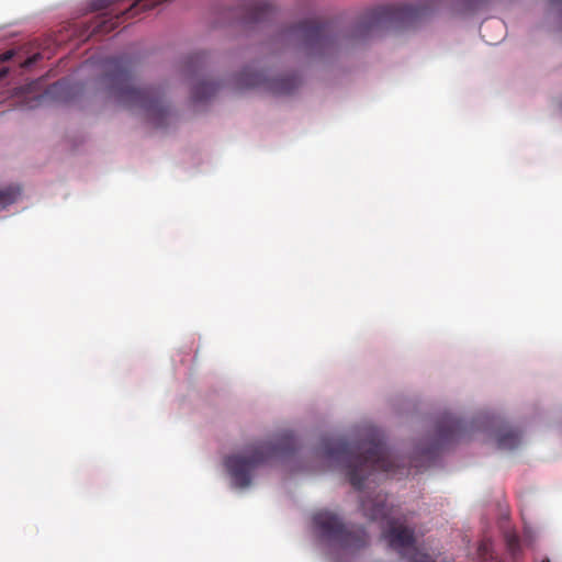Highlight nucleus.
I'll use <instances>...</instances> for the list:
<instances>
[{
	"mask_svg": "<svg viewBox=\"0 0 562 562\" xmlns=\"http://www.w3.org/2000/svg\"><path fill=\"white\" fill-rule=\"evenodd\" d=\"M322 456L341 467L349 483L358 491H362L366 482L376 472L391 473L400 467L378 435L358 442H348L342 438L326 439Z\"/></svg>",
	"mask_w": 562,
	"mask_h": 562,
	"instance_id": "nucleus-1",
	"label": "nucleus"
},
{
	"mask_svg": "<svg viewBox=\"0 0 562 562\" xmlns=\"http://www.w3.org/2000/svg\"><path fill=\"white\" fill-rule=\"evenodd\" d=\"M134 61L124 56L105 60L102 85L117 104L144 112L157 127L164 126L169 114L165 92L159 88H140L136 82Z\"/></svg>",
	"mask_w": 562,
	"mask_h": 562,
	"instance_id": "nucleus-2",
	"label": "nucleus"
},
{
	"mask_svg": "<svg viewBox=\"0 0 562 562\" xmlns=\"http://www.w3.org/2000/svg\"><path fill=\"white\" fill-rule=\"evenodd\" d=\"M295 449V438L284 432L272 440L259 441L248 446L243 452L229 456L225 467L233 484L246 488L251 484L254 472L268 461L285 456Z\"/></svg>",
	"mask_w": 562,
	"mask_h": 562,
	"instance_id": "nucleus-3",
	"label": "nucleus"
},
{
	"mask_svg": "<svg viewBox=\"0 0 562 562\" xmlns=\"http://www.w3.org/2000/svg\"><path fill=\"white\" fill-rule=\"evenodd\" d=\"M312 521L318 536L328 543L347 552H358L367 548L370 537L358 525L345 524L334 512L322 509L313 514Z\"/></svg>",
	"mask_w": 562,
	"mask_h": 562,
	"instance_id": "nucleus-4",
	"label": "nucleus"
},
{
	"mask_svg": "<svg viewBox=\"0 0 562 562\" xmlns=\"http://www.w3.org/2000/svg\"><path fill=\"white\" fill-rule=\"evenodd\" d=\"M280 37L288 44L305 50L308 55L330 53L338 42V36L334 33L330 23H321L314 20H303L284 27Z\"/></svg>",
	"mask_w": 562,
	"mask_h": 562,
	"instance_id": "nucleus-5",
	"label": "nucleus"
},
{
	"mask_svg": "<svg viewBox=\"0 0 562 562\" xmlns=\"http://www.w3.org/2000/svg\"><path fill=\"white\" fill-rule=\"evenodd\" d=\"M425 12V8L419 5H380L370 10L356 25L352 36L366 38L374 30L383 26L395 29L414 26L424 16Z\"/></svg>",
	"mask_w": 562,
	"mask_h": 562,
	"instance_id": "nucleus-6",
	"label": "nucleus"
},
{
	"mask_svg": "<svg viewBox=\"0 0 562 562\" xmlns=\"http://www.w3.org/2000/svg\"><path fill=\"white\" fill-rule=\"evenodd\" d=\"M361 508L366 517L371 520H386L387 527L383 531V538L389 546L397 551L402 557L405 550L415 547L414 529L398 524L391 518V508L386 503V496L378 493L374 497L366 496L361 499Z\"/></svg>",
	"mask_w": 562,
	"mask_h": 562,
	"instance_id": "nucleus-7",
	"label": "nucleus"
},
{
	"mask_svg": "<svg viewBox=\"0 0 562 562\" xmlns=\"http://www.w3.org/2000/svg\"><path fill=\"white\" fill-rule=\"evenodd\" d=\"M301 85V79L296 75H286L277 78H270L262 71H254L247 67L244 71L234 77L233 86L237 90L248 88H262L273 94L285 95L293 93Z\"/></svg>",
	"mask_w": 562,
	"mask_h": 562,
	"instance_id": "nucleus-8",
	"label": "nucleus"
},
{
	"mask_svg": "<svg viewBox=\"0 0 562 562\" xmlns=\"http://www.w3.org/2000/svg\"><path fill=\"white\" fill-rule=\"evenodd\" d=\"M160 1L136 0L128 9L122 11L120 14L112 15L104 13L98 15L89 26L91 34H108L119 26L121 20L135 18L139 13V10H151Z\"/></svg>",
	"mask_w": 562,
	"mask_h": 562,
	"instance_id": "nucleus-9",
	"label": "nucleus"
},
{
	"mask_svg": "<svg viewBox=\"0 0 562 562\" xmlns=\"http://www.w3.org/2000/svg\"><path fill=\"white\" fill-rule=\"evenodd\" d=\"M467 430V424L453 415H445L437 424V440L435 448H440L446 443L460 439Z\"/></svg>",
	"mask_w": 562,
	"mask_h": 562,
	"instance_id": "nucleus-10",
	"label": "nucleus"
},
{
	"mask_svg": "<svg viewBox=\"0 0 562 562\" xmlns=\"http://www.w3.org/2000/svg\"><path fill=\"white\" fill-rule=\"evenodd\" d=\"M220 82L209 79L195 80L192 87V100L194 103H202L213 98L221 88Z\"/></svg>",
	"mask_w": 562,
	"mask_h": 562,
	"instance_id": "nucleus-11",
	"label": "nucleus"
},
{
	"mask_svg": "<svg viewBox=\"0 0 562 562\" xmlns=\"http://www.w3.org/2000/svg\"><path fill=\"white\" fill-rule=\"evenodd\" d=\"M521 432L517 428L505 427L497 436V447L503 450H513L520 445Z\"/></svg>",
	"mask_w": 562,
	"mask_h": 562,
	"instance_id": "nucleus-12",
	"label": "nucleus"
},
{
	"mask_svg": "<svg viewBox=\"0 0 562 562\" xmlns=\"http://www.w3.org/2000/svg\"><path fill=\"white\" fill-rule=\"evenodd\" d=\"M21 194L19 186H8L0 188V209H5L8 205L13 204Z\"/></svg>",
	"mask_w": 562,
	"mask_h": 562,
	"instance_id": "nucleus-13",
	"label": "nucleus"
},
{
	"mask_svg": "<svg viewBox=\"0 0 562 562\" xmlns=\"http://www.w3.org/2000/svg\"><path fill=\"white\" fill-rule=\"evenodd\" d=\"M271 11L272 8L268 4L256 5L251 11L250 18L254 22H259L267 19L270 15Z\"/></svg>",
	"mask_w": 562,
	"mask_h": 562,
	"instance_id": "nucleus-14",
	"label": "nucleus"
},
{
	"mask_svg": "<svg viewBox=\"0 0 562 562\" xmlns=\"http://www.w3.org/2000/svg\"><path fill=\"white\" fill-rule=\"evenodd\" d=\"M491 0H463L464 5L469 10H475L477 8H481L485 4H487Z\"/></svg>",
	"mask_w": 562,
	"mask_h": 562,
	"instance_id": "nucleus-15",
	"label": "nucleus"
},
{
	"mask_svg": "<svg viewBox=\"0 0 562 562\" xmlns=\"http://www.w3.org/2000/svg\"><path fill=\"white\" fill-rule=\"evenodd\" d=\"M490 550H491V542L488 540H483L479 546V554L483 559H487V557L490 555Z\"/></svg>",
	"mask_w": 562,
	"mask_h": 562,
	"instance_id": "nucleus-16",
	"label": "nucleus"
},
{
	"mask_svg": "<svg viewBox=\"0 0 562 562\" xmlns=\"http://www.w3.org/2000/svg\"><path fill=\"white\" fill-rule=\"evenodd\" d=\"M41 57L40 54H34L32 57H29L24 63H23V66L24 67H30L31 65L35 64L38 58Z\"/></svg>",
	"mask_w": 562,
	"mask_h": 562,
	"instance_id": "nucleus-17",
	"label": "nucleus"
},
{
	"mask_svg": "<svg viewBox=\"0 0 562 562\" xmlns=\"http://www.w3.org/2000/svg\"><path fill=\"white\" fill-rule=\"evenodd\" d=\"M492 26H498V27H502V23L499 21H488V22H485L482 26V31L485 32L488 27H492Z\"/></svg>",
	"mask_w": 562,
	"mask_h": 562,
	"instance_id": "nucleus-18",
	"label": "nucleus"
},
{
	"mask_svg": "<svg viewBox=\"0 0 562 562\" xmlns=\"http://www.w3.org/2000/svg\"><path fill=\"white\" fill-rule=\"evenodd\" d=\"M417 562H436L434 559H431L429 555H423Z\"/></svg>",
	"mask_w": 562,
	"mask_h": 562,
	"instance_id": "nucleus-19",
	"label": "nucleus"
},
{
	"mask_svg": "<svg viewBox=\"0 0 562 562\" xmlns=\"http://www.w3.org/2000/svg\"><path fill=\"white\" fill-rule=\"evenodd\" d=\"M12 57V52H7L3 54V60H9Z\"/></svg>",
	"mask_w": 562,
	"mask_h": 562,
	"instance_id": "nucleus-20",
	"label": "nucleus"
},
{
	"mask_svg": "<svg viewBox=\"0 0 562 562\" xmlns=\"http://www.w3.org/2000/svg\"><path fill=\"white\" fill-rule=\"evenodd\" d=\"M509 544H510L513 548H514L515 546H517V544H518L517 539L513 538V539L510 540Z\"/></svg>",
	"mask_w": 562,
	"mask_h": 562,
	"instance_id": "nucleus-21",
	"label": "nucleus"
},
{
	"mask_svg": "<svg viewBox=\"0 0 562 562\" xmlns=\"http://www.w3.org/2000/svg\"><path fill=\"white\" fill-rule=\"evenodd\" d=\"M552 3H559L562 2V0H551Z\"/></svg>",
	"mask_w": 562,
	"mask_h": 562,
	"instance_id": "nucleus-22",
	"label": "nucleus"
},
{
	"mask_svg": "<svg viewBox=\"0 0 562 562\" xmlns=\"http://www.w3.org/2000/svg\"><path fill=\"white\" fill-rule=\"evenodd\" d=\"M541 562H550L549 559H543Z\"/></svg>",
	"mask_w": 562,
	"mask_h": 562,
	"instance_id": "nucleus-23",
	"label": "nucleus"
}]
</instances>
